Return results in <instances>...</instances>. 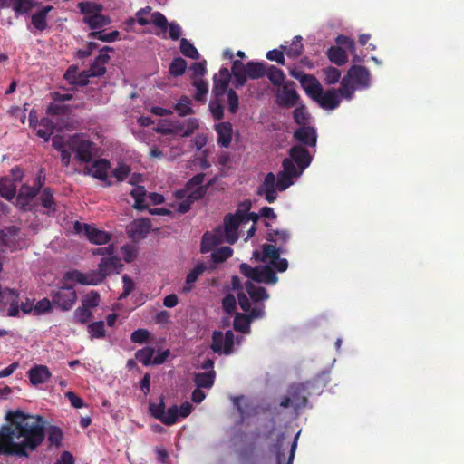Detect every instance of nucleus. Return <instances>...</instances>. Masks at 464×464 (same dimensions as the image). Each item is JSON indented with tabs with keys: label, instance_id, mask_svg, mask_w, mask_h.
Returning <instances> with one entry per match:
<instances>
[{
	"label": "nucleus",
	"instance_id": "nucleus-1",
	"mask_svg": "<svg viewBox=\"0 0 464 464\" xmlns=\"http://www.w3.org/2000/svg\"><path fill=\"white\" fill-rule=\"evenodd\" d=\"M9 424L0 428V456H29L45 438V420L40 415L25 414L22 411H8Z\"/></svg>",
	"mask_w": 464,
	"mask_h": 464
},
{
	"label": "nucleus",
	"instance_id": "nucleus-2",
	"mask_svg": "<svg viewBox=\"0 0 464 464\" xmlns=\"http://www.w3.org/2000/svg\"><path fill=\"white\" fill-rule=\"evenodd\" d=\"M232 243V213H227L224 218V226L217 227L212 232H206L201 239V253H211V269L230 257L232 250L229 246L215 247L223 243Z\"/></svg>",
	"mask_w": 464,
	"mask_h": 464
},
{
	"label": "nucleus",
	"instance_id": "nucleus-3",
	"mask_svg": "<svg viewBox=\"0 0 464 464\" xmlns=\"http://www.w3.org/2000/svg\"><path fill=\"white\" fill-rule=\"evenodd\" d=\"M246 293L237 294V303L242 311H255L256 307L261 309L262 314L256 319L266 316V305L264 301L269 299V293L264 286L256 285L253 281H246L245 284Z\"/></svg>",
	"mask_w": 464,
	"mask_h": 464
},
{
	"label": "nucleus",
	"instance_id": "nucleus-4",
	"mask_svg": "<svg viewBox=\"0 0 464 464\" xmlns=\"http://www.w3.org/2000/svg\"><path fill=\"white\" fill-rule=\"evenodd\" d=\"M251 208L252 200L250 199H246L238 203V208L237 211L234 212V243L239 238L242 224H249L251 221V224L247 227L245 242L255 235L259 215L256 214V212H251Z\"/></svg>",
	"mask_w": 464,
	"mask_h": 464
},
{
	"label": "nucleus",
	"instance_id": "nucleus-5",
	"mask_svg": "<svg viewBox=\"0 0 464 464\" xmlns=\"http://www.w3.org/2000/svg\"><path fill=\"white\" fill-rule=\"evenodd\" d=\"M266 68L264 63L260 62H248L246 64L234 60V85L240 86L245 85L247 78L251 80H257L266 75Z\"/></svg>",
	"mask_w": 464,
	"mask_h": 464
},
{
	"label": "nucleus",
	"instance_id": "nucleus-6",
	"mask_svg": "<svg viewBox=\"0 0 464 464\" xmlns=\"http://www.w3.org/2000/svg\"><path fill=\"white\" fill-rule=\"evenodd\" d=\"M69 150L75 153V157L81 162H90L93 157L95 145L85 139L83 135L75 134L68 140Z\"/></svg>",
	"mask_w": 464,
	"mask_h": 464
},
{
	"label": "nucleus",
	"instance_id": "nucleus-7",
	"mask_svg": "<svg viewBox=\"0 0 464 464\" xmlns=\"http://www.w3.org/2000/svg\"><path fill=\"white\" fill-rule=\"evenodd\" d=\"M53 304L63 311H69L77 301V294L72 285L65 283L51 291Z\"/></svg>",
	"mask_w": 464,
	"mask_h": 464
},
{
	"label": "nucleus",
	"instance_id": "nucleus-8",
	"mask_svg": "<svg viewBox=\"0 0 464 464\" xmlns=\"http://www.w3.org/2000/svg\"><path fill=\"white\" fill-rule=\"evenodd\" d=\"M288 154L290 156L291 162L294 165V176L300 177L304 173V169L310 166L313 160V154L306 148H303L301 143L292 146Z\"/></svg>",
	"mask_w": 464,
	"mask_h": 464
},
{
	"label": "nucleus",
	"instance_id": "nucleus-9",
	"mask_svg": "<svg viewBox=\"0 0 464 464\" xmlns=\"http://www.w3.org/2000/svg\"><path fill=\"white\" fill-rule=\"evenodd\" d=\"M231 73L227 68H221L213 77L214 86L212 92L217 99L227 96L228 110L232 111V89H228Z\"/></svg>",
	"mask_w": 464,
	"mask_h": 464
},
{
	"label": "nucleus",
	"instance_id": "nucleus-10",
	"mask_svg": "<svg viewBox=\"0 0 464 464\" xmlns=\"http://www.w3.org/2000/svg\"><path fill=\"white\" fill-rule=\"evenodd\" d=\"M25 245V241L16 227H10L5 230H0V253H4L6 250L14 251L21 249Z\"/></svg>",
	"mask_w": 464,
	"mask_h": 464
},
{
	"label": "nucleus",
	"instance_id": "nucleus-11",
	"mask_svg": "<svg viewBox=\"0 0 464 464\" xmlns=\"http://www.w3.org/2000/svg\"><path fill=\"white\" fill-rule=\"evenodd\" d=\"M290 74L300 81L307 95L320 105L322 84L318 82L315 75L304 74V72H295V70H291Z\"/></svg>",
	"mask_w": 464,
	"mask_h": 464
},
{
	"label": "nucleus",
	"instance_id": "nucleus-12",
	"mask_svg": "<svg viewBox=\"0 0 464 464\" xmlns=\"http://www.w3.org/2000/svg\"><path fill=\"white\" fill-rule=\"evenodd\" d=\"M290 74L300 81L307 95L320 105L322 84L318 82L315 75L304 74V72H295V70H291Z\"/></svg>",
	"mask_w": 464,
	"mask_h": 464
},
{
	"label": "nucleus",
	"instance_id": "nucleus-13",
	"mask_svg": "<svg viewBox=\"0 0 464 464\" xmlns=\"http://www.w3.org/2000/svg\"><path fill=\"white\" fill-rule=\"evenodd\" d=\"M19 314V296L15 290L5 288L0 296V315L11 317Z\"/></svg>",
	"mask_w": 464,
	"mask_h": 464
},
{
	"label": "nucleus",
	"instance_id": "nucleus-14",
	"mask_svg": "<svg viewBox=\"0 0 464 464\" xmlns=\"http://www.w3.org/2000/svg\"><path fill=\"white\" fill-rule=\"evenodd\" d=\"M149 410L155 419L167 426H171L179 420L177 405H172L166 411L165 404L161 401L160 403H150Z\"/></svg>",
	"mask_w": 464,
	"mask_h": 464
},
{
	"label": "nucleus",
	"instance_id": "nucleus-15",
	"mask_svg": "<svg viewBox=\"0 0 464 464\" xmlns=\"http://www.w3.org/2000/svg\"><path fill=\"white\" fill-rule=\"evenodd\" d=\"M151 11L152 8L150 6H145L138 10L135 14L137 23L142 26L153 24L163 32H166L168 24L167 18L160 12L151 13Z\"/></svg>",
	"mask_w": 464,
	"mask_h": 464
},
{
	"label": "nucleus",
	"instance_id": "nucleus-16",
	"mask_svg": "<svg viewBox=\"0 0 464 464\" xmlns=\"http://www.w3.org/2000/svg\"><path fill=\"white\" fill-rule=\"evenodd\" d=\"M130 195L134 199V208L138 210H145L149 205L145 202L146 199H150L154 205L163 203L164 197L159 193H147L143 186H137L130 191Z\"/></svg>",
	"mask_w": 464,
	"mask_h": 464
},
{
	"label": "nucleus",
	"instance_id": "nucleus-17",
	"mask_svg": "<svg viewBox=\"0 0 464 464\" xmlns=\"http://www.w3.org/2000/svg\"><path fill=\"white\" fill-rule=\"evenodd\" d=\"M105 278L102 272L92 271L89 273H82L78 270L68 271L64 274L63 281H75L83 285H96L103 281Z\"/></svg>",
	"mask_w": 464,
	"mask_h": 464
},
{
	"label": "nucleus",
	"instance_id": "nucleus-18",
	"mask_svg": "<svg viewBox=\"0 0 464 464\" xmlns=\"http://www.w3.org/2000/svg\"><path fill=\"white\" fill-rule=\"evenodd\" d=\"M237 307V300L234 296V310ZM262 311L256 308L254 311H243V313H236L234 311V331L241 332V334H249L250 324Z\"/></svg>",
	"mask_w": 464,
	"mask_h": 464
},
{
	"label": "nucleus",
	"instance_id": "nucleus-19",
	"mask_svg": "<svg viewBox=\"0 0 464 464\" xmlns=\"http://www.w3.org/2000/svg\"><path fill=\"white\" fill-rule=\"evenodd\" d=\"M73 228L77 234H83L90 242L96 245H102L110 240V235L102 230L88 224H82L79 221L74 223Z\"/></svg>",
	"mask_w": 464,
	"mask_h": 464
},
{
	"label": "nucleus",
	"instance_id": "nucleus-20",
	"mask_svg": "<svg viewBox=\"0 0 464 464\" xmlns=\"http://www.w3.org/2000/svg\"><path fill=\"white\" fill-rule=\"evenodd\" d=\"M210 348L215 353L229 354L232 352V330L226 333L214 331Z\"/></svg>",
	"mask_w": 464,
	"mask_h": 464
},
{
	"label": "nucleus",
	"instance_id": "nucleus-21",
	"mask_svg": "<svg viewBox=\"0 0 464 464\" xmlns=\"http://www.w3.org/2000/svg\"><path fill=\"white\" fill-rule=\"evenodd\" d=\"M154 353L155 349L153 347L146 346L138 350L135 357L144 366H149L150 364L160 365L167 360L169 355V351L164 350L162 352H159L156 356H154Z\"/></svg>",
	"mask_w": 464,
	"mask_h": 464
},
{
	"label": "nucleus",
	"instance_id": "nucleus-22",
	"mask_svg": "<svg viewBox=\"0 0 464 464\" xmlns=\"http://www.w3.org/2000/svg\"><path fill=\"white\" fill-rule=\"evenodd\" d=\"M293 139L295 141L300 142L303 147H315L317 146L318 133L317 129L314 126H309L308 123H304L301 127H297L294 133Z\"/></svg>",
	"mask_w": 464,
	"mask_h": 464
},
{
	"label": "nucleus",
	"instance_id": "nucleus-23",
	"mask_svg": "<svg viewBox=\"0 0 464 464\" xmlns=\"http://www.w3.org/2000/svg\"><path fill=\"white\" fill-rule=\"evenodd\" d=\"M299 434L300 433L295 434V436L294 438V440L291 445L289 456H288V459H287L285 464H293V462H294ZM284 439H285V434L280 433L279 436L277 437L276 442L271 446V450L274 451L276 454V464H284L285 459V451H283V450H282Z\"/></svg>",
	"mask_w": 464,
	"mask_h": 464
},
{
	"label": "nucleus",
	"instance_id": "nucleus-24",
	"mask_svg": "<svg viewBox=\"0 0 464 464\" xmlns=\"http://www.w3.org/2000/svg\"><path fill=\"white\" fill-rule=\"evenodd\" d=\"M276 189V177L275 173L269 172L265 176L262 183L257 186L256 193L258 196H264L268 203H274L278 196Z\"/></svg>",
	"mask_w": 464,
	"mask_h": 464
},
{
	"label": "nucleus",
	"instance_id": "nucleus-25",
	"mask_svg": "<svg viewBox=\"0 0 464 464\" xmlns=\"http://www.w3.org/2000/svg\"><path fill=\"white\" fill-rule=\"evenodd\" d=\"M282 168L283 169L277 173L276 179V188H278L280 191L288 188V187L294 184V165L290 160L289 154L288 158H285L283 160Z\"/></svg>",
	"mask_w": 464,
	"mask_h": 464
},
{
	"label": "nucleus",
	"instance_id": "nucleus-26",
	"mask_svg": "<svg viewBox=\"0 0 464 464\" xmlns=\"http://www.w3.org/2000/svg\"><path fill=\"white\" fill-rule=\"evenodd\" d=\"M295 82H286L277 94V102L281 107H294L297 104L300 96L295 89Z\"/></svg>",
	"mask_w": 464,
	"mask_h": 464
},
{
	"label": "nucleus",
	"instance_id": "nucleus-27",
	"mask_svg": "<svg viewBox=\"0 0 464 464\" xmlns=\"http://www.w3.org/2000/svg\"><path fill=\"white\" fill-rule=\"evenodd\" d=\"M288 393L291 395L292 405L295 408H303L306 407L308 403V394L309 392L303 384V382H297L296 384H292L288 389Z\"/></svg>",
	"mask_w": 464,
	"mask_h": 464
},
{
	"label": "nucleus",
	"instance_id": "nucleus-28",
	"mask_svg": "<svg viewBox=\"0 0 464 464\" xmlns=\"http://www.w3.org/2000/svg\"><path fill=\"white\" fill-rule=\"evenodd\" d=\"M109 169V160L105 159H100L93 161V163L91 166L85 167L84 173L87 175H91L97 179L105 181L108 177Z\"/></svg>",
	"mask_w": 464,
	"mask_h": 464
},
{
	"label": "nucleus",
	"instance_id": "nucleus-29",
	"mask_svg": "<svg viewBox=\"0 0 464 464\" xmlns=\"http://www.w3.org/2000/svg\"><path fill=\"white\" fill-rule=\"evenodd\" d=\"M150 221L149 218L137 219L129 227L128 234L133 240H140L150 231Z\"/></svg>",
	"mask_w": 464,
	"mask_h": 464
},
{
	"label": "nucleus",
	"instance_id": "nucleus-30",
	"mask_svg": "<svg viewBox=\"0 0 464 464\" xmlns=\"http://www.w3.org/2000/svg\"><path fill=\"white\" fill-rule=\"evenodd\" d=\"M348 76L356 83V85L367 88L370 86V72L364 65H352L348 70Z\"/></svg>",
	"mask_w": 464,
	"mask_h": 464
},
{
	"label": "nucleus",
	"instance_id": "nucleus-31",
	"mask_svg": "<svg viewBox=\"0 0 464 464\" xmlns=\"http://www.w3.org/2000/svg\"><path fill=\"white\" fill-rule=\"evenodd\" d=\"M172 134L180 137L190 136L199 126L198 120L190 118L187 121H174L171 122Z\"/></svg>",
	"mask_w": 464,
	"mask_h": 464
},
{
	"label": "nucleus",
	"instance_id": "nucleus-32",
	"mask_svg": "<svg viewBox=\"0 0 464 464\" xmlns=\"http://www.w3.org/2000/svg\"><path fill=\"white\" fill-rule=\"evenodd\" d=\"M258 284L274 285L278 282V277L271 265H257L256 266V279Z\"/></svg>",
	"mask_w": 464,
	"mask_h": 464
},
{
	"label": "nucleus",
	"instance_id": "nucleus-33",
	"mask_svg": "<svg viewBox=\"0 0 464 464\" xmlns=\"http://www.w3.org/2000/svg\"><path fill=\"white\" fill-rule=\"evenodd\" d=\"M27 376L30 380V382L33 386H37L39 384L45 383L49 381L52 374L45 365H34L27 372Z\"/></svg>",
	"mask_w": 464,
	"mask_h": 464
},
{
	"label": "nucleus",
	"instance_id": "nucleus-34",
	"mask_svg": "<svg viewBox=\"0 0 464 464\" xmlns=\"http://www.w3.org/2000/svg\"><path fill=\"white\" fill-rule=\"evenodd\" d=\"M234 408L237 409L242 422L257 412L256 407L252 406L246 397H234Z\"/></svg>",
	"mask_w": 464,
	"mask_h": 464
},
{
	"label": "nucleus",
	"instance_id": "nucleus-35",
	"mask_svg": "<svg viewBox=\"0 0 464 464\" xmlns=\"http://www.w3.org/2000/svg\"><path fill=\"white\" fill-rule=\"evenodd\" d=\"M340 102V96L335 89H328L324 92V87H322L321 107L326 108L327 110H334V108L339 107Z\"/></svg>",
	"mask_w": 464,
	"mask_h": 464
},
{
	"label": "nucleus",
	"instance_id": "nucleus-36",
	"mask_svg": "<svg viewBox=\"0 0 464 464\" xmlns=\"http://www.w3.org/2000/svg\"><path fill=\"white\" fill-rule=\"evenodd\" d=\"M218 132V143L221 147L227 148L232 140V125L229 122H221L216 125Z\"/></svg>",
	"mask_w": 464,
	"mask_h": 464
},
{
	"label": "nucleus",
	"instance_id": "nucleus-37",
	"mask_svg": "<svg viewBox=\"0 0 464 464\" xmlns=\"http://www.w3.org/2000/svg\"><path fill=\"white\" fill-rule=\"evenodd\" d=\"M53 9L52 5H46L31 16V22L34 27L38 31H44L47 28V14Z\"/></svg>",
	"mask_w": 464,
	"mask_h": 464
},
{
	"label": "nucleus",
	"instance_id": "nucleus-38",
	"mask_svg": "<svg viewBox=\"0 0 464 464\" xmlns=\"http://www.w3.org/2000/svg\"><path fill=\"white\" fill-rule=\"evenodd\" d=\"M215 378V371L195 372L193 376V382L198 388L210 389L214 384Z\"/></svg>",
	"mask_w": 464,
	"mask_h": 464
},
{
	"label": "nucleus",
	"instance_id": "nucleus-39",
	"mask_svg": "<svg viewBox=\"0 0 464 464\" xmlns=\"http://www.w3.org/2000/svg\"><path fill=\"white\" fill-rule=\"evenodd\" d=\"M110 56L107 53H100L89 69L90 76H102L106 72L105 65L109 63Z\"/></svg>",
	"mask_w": 464,
	"mask_h": 464
},
{
	"label": "nucleus",
	"instance_id": "nucleus-40",
	"mask_svg": "<svg viewBox=\"0 0 464 464\" xmlns=\"http://www.w3.org/2000/svg\"><path fill=\"white\" fill-rule=\"evenodd\" d=\"M121 266V260L114 256V254L108 257L102 258L99 264V269L102 272L104 276L113 271H117Z\"/></svg>",
	"mask_w": 464,
	"mask_h": 464
},
{
	"label": "nucleus",
	"instance_id": "nucleus-41",
	"mask_svg": "<svg viewBox=\"0 0 464 464\" xmlns=\"http://www.w3.org/2000/svg\"><path fill=\"white\" fill-rule=\"evenodd\" d=\"M328 59L336 65H344L348 60V54L343 48L338 45H332L327 50Z\"/></svg>",
	"mask_w": 464,
	"mask_h": 464
},
{
	"label": "nucleus",
	"instance_id": "nucleus-42",
	"mask_svg": "<svg viewBox=\"0 0 464 464\" xmlns=\"http://www.w3.org/2000/svg\"><path fill=\"white\" fill-rule=\"evenodd\" d=\"M206 266L203 263H198L187 276L186 284L182 288L183 293H189L193 288V284L198 277L205 272Z\"/></svg>",
	"mask_w": 464,
	"mask_h": 464
},
{
	"label": "nucleus",
	"instance_id": "nucleus-43",
	"mask_svg": "<svg viewBox=\"0 0 464 464\" xmlns=\"http://www.w3.org/2000/svg\"><path fill=\"white\" fill-rule=\"evenodd\" d=\"M302 35H295L290 45H282L285 53L289 58H298L304 52V44L302 43Z\"/></svg>",
	"mask_w": 464,
	"mask_h": 464
},
{
	"label": "nucleus",
	"instance_id": "nucleus-44",
	"mask_svg": "<svg viewBox=\"0 0 464 464\" xmlns=\"http://www.w3.org/2000/svg\"><path fill=\"white\" fill-rule=\"evenodd\" d=\"M38 189L30 187V186H23L20 190L17 197V204L23 208H25L29 202L37 195Z\"/></svg>",
	"mask_w": 464,
	"mask_h": 464
},
{
	"label": "nucleus",
	"instance_id": "nucleus-45",
	"mask_svg": "<svg viewBox=\"0 0 464 464\" xmlns=\"http://www.w3.org/2000/svg\"><path fill=\"white\" fill-rule=\"evenodd\" d=\"M256 446L254 441L246 444H241L237 450V457L242 462H252L255 458Z\"/></svg>",
	"mask_w": 464,
	"mask_h": 464
},
{
	"label": "nucleus",
	"instance_id": "nucleus-46",
	"mask_svg": "<svg viewBox=\"0 0 464 464\" xmlns=\"http://www.w3.org/2000/svg\"><path fill=\"white\" fill-rule=\"evenodd\" d=\"M54 130V124L49 118H43L36 127V134L38 137L47 141Z\"/></svg>",
	"mask_w": 464,
	"mask_h": 464
},
{
	"label": "nucleus",
	"instance_id": "nucleus-47",
	"mask_svg": "<svg viewBox=\"0 0 464 464\" xmlns=\"http://www.w3.org/2000/svg\"><path fill=\"white\" fill-rule=\"evenodd\" d=\"M291 235L288 230L285 229H269L266 239L269 242H274L276 245H279L281 248V245L287 242L289 240ZM282 250V248H281Z\"/></svg>",
	"mask_w": 464,
	"mask_h": 464
},
{
	"label": "nucleus",
	"instance_id": "nucleus-48",
	"mask_svg": "<svg viewBox=\"0 0 464 464\" xmlns=\"http://www.w3.org/2000/svg\"><path fill=\"white\" fill-rule=\"evenodd\" d=\"M83 22L87 24L92 29H100L109 24L110 19L101 13H98L96 14L84 16Z\"/></svg>",
	"mask_w": 464,
	"mask_h": 464
},
{
	"label": "nucleus",
	"instance_id": "nucleus-49",
	"mask_svg": "<svg viewBox=\"0 0 464 464\" xmlns=\"http://www.w3.org/2000/svg\"><path fill=\"white\" fill-rule=\"evenodd\" d=\"M53 98L54 102L48 107V112L53 114H59L63 111V108L60 107L55 102L70 101L72 99V94L70 92H53Z\"/></svg>",
	"mask_w": 464,
	"mask_h": 464
},
{
	"label": "nucleus",
	"instance_id": "nucleus-50",
	"mask_svg": "<svg viewBox=\"0 0 464 464\" xmlns=\"http://www.w3.org/2000/svg\"><path fill=\"white\" fill-rule=\"evenodd\" d=\"M16 193L14 182L9 179H0V195L7 200L14 198Z\"/></svg>",
	"mask_w": 464,
	"mask_h": 464
},
{
	"label": "nucleus",
	"instance_id": "nucleus-51",
	"mask_svg": "<svg viewBox=\"0 0 464 464\" xmlns=\"http://www.w3.org/2000/svg\"><path fill=\"white\" fill-rule=\"evenodd\" d=\"M205 175L198 174L194 176L188 182V186H196L197 188L189 194V198L193 199H199L205 193V188L202 187Z\"/></svg>",
	"mask_w": 464,
	"mask_h": 464
},
{
	"label": "nucleus",
	"instance_id": "nucleus-52",
	"mask_svg": "<svg viewBox=\"0 0 464 464\" xmlns=\"http://www.w3.org/2000/svg\"><path fill=\"white\" fill-rule=\"evenodd\" d=\"M281 253L280 246H276L274 242L272 244H264L262 245V257L261 260L270 259L272 267L274 266V261L276 260L278 256Z\"/></svg>",
	"mask_w": 464,
	"mask_h": 464
},
{
	"label": "nucleus",
	"instance_id": "nucleus-53",
	"mask_svg": "<svg viewBox=\"0 0 464 464\" xmlns=\"http://www.w3.org/2000/svg\"><path fill=\"white\" fill-rule=\"evenodd\" d=\"M87 331L90 338L92 339H102L105 337V324L103 321H97L91 323L87 325Z\"/></svg>",
	"mask_w": 464,
	"mask_h": 464
},
{
	"label": "nucleus",
	"instance_id": "nucleus-54",
	"mask_svg": "<svg viewBox=\"0 0 464 464\" xmlns=\"http://www.w3.org/2000/svg\"><path fill=\"white\" fill-rule=\"evenodd\" d=\"M192 85L197 91L194 96L195 100L198 102H205L206 95L208 92V83L202 78H194Z\"/></svg>",
	"mask_w": 464,
	"mask_h": 464
},
{
	"label": "nucleus",
	"instance_id": "nucleus-55",
	"mask_svg": "<svg viewBox=\"0 0 464 464\" xmlns=\"http://www.w3.org/2000/svg\"><path fill=\"white\" fill-rule=\"evenodd\" d=\"M175 110L179 116L184 117L194 112L191 100L188 96H181L175 105Z\"/></svg>",
	"mask_w": 464,
	"mask_h": 464
},
{
	"label": "nucleus",
	"instance_id": "nucleus-56",
	"mask_svg": "<svg viewBox=\"0 0 464 464\" xmlns=\"http://www.w3.org/2000/svg\"><path fill=\"white\" fill-rule=\"evenodd\" d=\"M294 121L299 127L304 124V122H309L311 118V114L308 112L306 106L304 104H301L300 106L295 107L293 111Z\"/></svg>",
	"mask_w": 464,
	"mask_h": 464
},
{
	"label": "nucleus",
	"instance_id": "nucleus-57",
	"mask_svg": "<svg viewBox=\"0 0 464 464\" xmlns=\"http://www.w3.org/2000/svg\"><path fill=\"white\" fill-rule=\"evenodd\" d=\"M266 73L274 85H282V83L285 81V75L283 70L278 69V67H276V65H269Z\"/></svg>",
	"mask_w": 464,
	"mask_h": 464
},
{
	"label": "nucleus",
	"instance_id": "nucleus-58",
	"mask_svg": "<svg viewBox=\"0 0 464 464\" xmlns=\"http://www.w3.org/2000/svg\"><path fill=\"white\" fill-rule=\"evenodd\" d=\"M39 199L41 200L42 206L48 210V213L55 212L56 204L53 200V195L51 192L50 188H44L42 191Z\"/></svg>",
	"mask_w": 464,
	"mask_h": 464
},
{
	"label": "nucleus",
	"instance_id": "nucleus-59",
	"mask_svg": "<svg viewBox=\"0 0 464 464\" xmlns=\"http://www.w3.org/2000/svg\"><path fill=\"white\" fill-rule=\"evenodd\" d=\"M187 68V62L181 58L177 57L172 60L169 64V72L173 76H180L182 75Z\"/></svg>",
	"mask_w": 464,
	"mask_h": 464
},
{
	"label": "nucleus",
	"instance_id": "nucleus-60",
	"mask_svg": "<svg viewBox=\"0 0 464 464\" xmlns=\"http://www.w3.org/2000/svg\"><path fill=\"white\" fill-rule=\"evenodd\" d=\"M180 52L181 53L191 59H198L199 57V53L196 47L186 38L180 39Z\"/></svg>",
	"mask_w": 464,
	"mask_h": 464
},
{
	"label": "nucleus",
	"instance_id": "nucleus-61",
	"mask_svg": "<svg viewBox=\"0 0 464 464\" xmlns=\"http://www.w3.org/2000/svg\"><path fill=\"white\" fill-rule=\"evenodd\" d=\"M78 7H79L80 11L83 14H85L84 16L96 14L98 13H101L102 10V5H99V4H96L93 2H89V1L79 3Z\"/></svg>",
	"mask_w": 464,
	"mask_h": 464
},
{
	"label": "nucleus",
	"instance_id": "nucleus-62",
	"mask_svg": "<svg viewBox=\"0 0 464 464\" xmlns=\"http://www.w3.org/2000/svg\"><path fill=\"white\" fill-rule=\"evenodd\" d=\"M92 316V310L81 305L75 309L73 313V320L77 324H86Z\"/></svg>",
	"mask_w": 464,
	"mask_h": 464
},
{
	"label": "nucleus",
	"instance_id": "nucleus-63",
	"mask_svg": "<svg viewBox=\"0 0 464 464\" xmlns=\"http://www.w3.org/2000/svg\"><path fill=\"white\" fill-rule=\"evenodd\" d=\"M16 14L28 13L34 5V0H11Z\"/></svg>",
	"mask_w": 464,
	"mask_h": 464
},
{
	"label": "nucleus",
	"instance_id": "nucleus-64",
	"mask_svg": "<svg viewBox=\"0 0 464 464\" xmlns=\"http://www.w3.org/2000/svg\"><path fill=\"white\" fill-rule=\"evenodd\" d=\"M324 81L327 83H335L338 82L342 72L339 69H336V67H333V65H328V67H325L324 69Z\"/></svg>",
	"mask_w": 464,
	"mask_h": 464
}]
</instances>
